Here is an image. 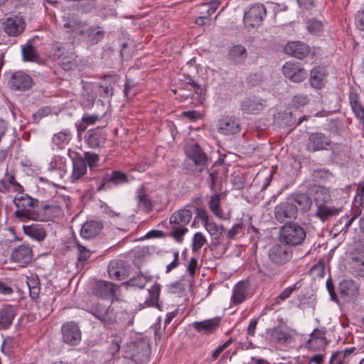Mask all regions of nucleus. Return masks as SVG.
<instances>
[{
	"mask_svg": "<svg viewBox=\"0 0 364 364\" xmlns=\"http://www.w3.org/2000/svg\"><path fill=\"white\" fill-rule=\"evenodd\" d=\"M312 205L313 200L309 193L295 191L274 206V219L282 225L296 222L299 215L310 211Z\"/></svg>",
	"mask_w": 364,
	"mask_h": 364,
	"instance_id": "f257e3e1",
	"label": "nucleus"
},
{
	"mask_svg": "<svg viewBox=\"0 0 364 364\" xmlns=\"http://www.w3.org/2000/svg\"><path fill=\"white\" fill-rule=\"evenodd\" d=\"M306 223L297 222L286 223L279 230L278 239L289 247L303 246L307 240Z\"/></svg>",
	"mask_w": 364,
	"mask_h": 364,
	"instance_id": "f03ea898",
	"label": "nucleus"
},
{
	"mask_svg": "<svg viewBox=\"0 0 364 364\" xmlns=\"http://www.w3.org/2000/svg\"><path fill=\"white\" fill-rule=\"evenodd\" d=\"M14 203L16 207L14 215L17 218L21 220H38L39 214L35 210L36 208L38 206V200L25 193L16 196L14 198Z\"/></svg>",
	"mask_w": 364,
	"mask_h": 364,
	"instance_id": "7ed1b4c3",
	"label": "nucleus"
},
{
	"mask_svg": "<svg viewBox=\"0 0 364 364\" xmlns=\"http://www.w3.org/2000/svg\"><path fill=\"white\" fill-rule=\"evenodd\" d=\"M150 354L151 348L149 343L145 338H141L127 343L123 356L136 364H144L149 361Z\"/></svg>",
	"mask_w": 364,
	"mask_h": 364,
	"instance_id": "20e7f679",
	"label": "nucleus"
},
{
	"mask_svg": "<svg viewBox=\"0 0 364 364\" xmlns=\"http://www.w3.org/2000/svg\"><path fill=\"white\" fill-rule=\"evenodd\" d=\"M184 153L192 164H187V169L191 171L202 172L207 166L208 155L198 143H188L184 147Z\"/></svg>",
	"mask_w": 364,
	"mask_h": 364,
	"instance_id": "39448f33",
	"label": "nucleus"
},
{
	"mask_svg": "<svg viewBox=\"0 0 364 364\" xmlns=\"http://www.w3.org/2000/svg\"><path fill=\"white\" fill-rule=\"evenodd\" d=\"M329 198L330 195L324 188L316 192L315 201L317 210L315 216L323 223L328 220L333 216L338 215L342 211V208L328 206L326 203Z\"/></svg>",
	"mask_w": 364,
	"mask_h": 364,
	"instance_id": "423d86ee",
	"label": "nucleus"
},
{
	"mask_svg": "<svg viewBox=\"0 0 364 364\" xmlns=\"http://www.w3.org/2000/svg\"><path fill=\"white\" fill-rule=\"evenodd\" d=\"M88 312L100 321L105 328L118 323L117 312L111 304L105 305L97 302L90 307Z\"/></svg>",
	"mask_w": 364,
	"mask_h": 364,
	"instance_id": "0eeeda50",
	"label": "nucleus"
},
{
	"mask_svg": "<svg viewBox=\"0 0 364 364\" xmlns=\"http://www.w3.org/2000/svg\"><path fill=\"white\" fill-rule=\"evenodd\" d=\"M268 257L275 265L284 267L293 257V250L283 242L274 245L268 252Z\"/></svg>",
	"mask_w": 364,
	"mask_h": 364,
	"instance_id": "6e6552de",
	"label": "nucleus"
},
{
	"mask_svg": "<svg viewBox=\"0 0 364 364\" xmlns=\"http://www.w3.org/2000/svg\"><path fill=\"white\" fill-rule=\"evenodd\" d=\"M330 136L321 132L309 133L306 141V150L314 153L318 151H328L331 144Z\"/></svg>",
	"mask_w": 364,
	"mask_h": 364,
	"instance_id": "1a4fd4ad",
	"label": "nucleus"
},
{
	"mask_svg": "<svg viewBox=\"0 0 364 364\" xmlns=\"http://www.w3.org/2000/svg\"><path fill=\"white\" fill-rule=\"evenodd\" d=\"M266 16L267 10L264 5L255 4L245 11L243 21L247 26L255 28L262 25Z\"/></svg>",
	"mask_w": 364,
	"mask_h": 364,
	"instance_id": "9d476101",
	"label": "nucleus"
},
{
	"mask_svg": "<svg viewBox=\"0 0 364 364\" xmlns=\"http://www.w3.org/2000/svg\"><path fill=\"white\" fill-rule=\"evenodd\" d=\"M119 287L112 282L98 280L96 281L92 287V294L95 296L105 299H111L112 303L116 298V291Z\"/></svg>",
	"mask_w": 364,
	"mask_h": 364,
	"instance_id": "9b49d317",
	"label": "nucleus"
},
{
	"mask_svg": "<svg viewBox=\"0 0 364 364\" xmlns=\"http://www.w3.org/2000/svg\"><path fill=\"white\" fill-rule=\"evenodd\" d=\"M218 132L230 136L238 134L241 129L240 119L234 115H223L217 123Z\"/></svg>",
	"mask_w": 364,
	"mask_h": 364,
	"instance_id": "f8f14e48",
	"label": "nucleus"
},
{
	"mask_svg": "<svg viewBox=\"0 0 364 364\" xmlns=\"http://www.w3.org/2000/svg\"><path fill=\"white\" fill-rule=\"evenodd\" d=\"M266 333L269 336L271 342L284 345L291 343L293 336L296 333V331L288 326H277L267 329Z\"/></svg>",
	"mask_w": 364,
	"mask_h": 364,
	"instance_id": "ddd939ff",
	"label": "nucleus"
},
{
	"mask_svg": "<svg viewBox=\"0 0 364 364\" xmlns=\"http://www.w3.org/2000/svg\"><path fill=\"white\" fill-rule=\"evenodd\" d=\"M63 341L72 346L81 341L82 333L78 324L74 321H67L61 327Z\"/></svg>",
	"mask_w": 364,
	"mask_h": 364,
	"instance_id": "4468645a",
	"label": "nucleus"
},
{
	"mask_svg": "<svg viewBox=\"0 0 364 364\" xmlns=\"http://www.w3.org/2000/svg\"><path fill=\"white\" fill-rule=\"evenodd\" d=\"M107 134L102 127H96L89 129L84 136L86 145L90 149H100L104 146Z\"/></svg>",
	"mask_w": 364,
	"mask_h": 364,
	"instance_id": "2eb2a0df",
	"label": "nucleus"
},
{
	"mask_svg": "<svg viewBox=\"0 0 364 364\" xmlns=\"http://www.w3.org/2000/svg\"><path fill=\"white\" fill-rule=\"evenodd\" d=\"M72 172L69 180L73 183H82L86 181L87 177V168L82 159V155L75 153L74 156L71 157Z\"/></svg>",
	"mask_w": 364,
	"mask_h": 364,
	"instance_id": "dca6fc26",
	"label": "nucleus"
},
{
	"mask_svg": "<svg viewBox=\"0 0 364 364\" xmlns=\"http://www.w3.org/2000/svg\"><path fill=\"white\" fill-rule=\"evenodd\" d=\"M282 71L287 79L295 83L301 82L308 77L306 70L299 63L291 61L285 63L282 67Z\"/></svg>",
	"mask_w": 364,
	"mask_h": 364,
	"instance_id": "f3484780",
	"label": "nucleus"
},
{
	"mask_svg": "<svg viewBox=\"0 0 364 364\" xmlns=\"http://www.w3.org/2000/svg\"><path fill=\"white\" fill-rule=\"evenodd\" d=\"M105 191L129 183L128 175L122 171L105 168Z\"/></svg>",
	"mask_w": 364,
	"mask_h": 364,
	"instance_id": "a211bd4d",
	"label": "nucleus"
},
{
	"mask_svg": "<svg viewBox=\"0 0 364 364\" xmlns=\"http://www.w3.org/2000/svg\"><path fill=\"white\" fill-rule=\"evenodd\" d=\"M129 266L122 259H114L109 262L107 273L109 278L115 280H123L128 277Z\"/></svg>",
	"mask_w": 364,
	"mask_h": 364,
	"instance_id": "6ab92c4d",
	"label": "nucleus"
},
{
	"mask_svg": "<svg viewBox=\"0 0 364 364\" xmlns=\"http://www.w3.org/2000/svg\"><path fill=\"white\" fill-rule=\"evenodd\" d=\"M284 52L295 58L304 60L311 53V47L303 41H289L284 47Z\"/></svg>",
	"mask_w": 364,
	"mask_h": 364,
	"instance_id": "aec40b11",
	"label": "nucleus"
},
{
	"mask_svg": "<svg viewBox=\"0 0 364 364\" xmlns=\"http://www.w3.org/2000/svg\"><path fill=\"white\" fill-rule=\"evenodd\" d=\"M348 100L355 117L359 120L364 129V105L360 99V95L357 90L353 86L349 88Z\"/></svg>",
	"mask_w": 364,
	"mask_h": 364,
	"instance_id": "412c9836",
	"label": "nucleus"
},
{
	"mask_svg": "<svg viewBox=\"0 0 364 364\" xmlns=\"http://www.w3.org/2000/svg\"><path fill=\"white\" fill-rule=\"evenodd\" d=\"M252 295L251 283L248 279L237 282L232 289L231 303L234 305L242 304L247 296Z\"/></svg>",
	"mask_w": 364,
	"mask_h": 364,
	"instance_id": "4be33fe9",
	"label": "nucleus"
},
{
	"mask_svg": "<svg viewBox=\"0 0 364 364\" xmlns=\"http://www.w3.org/2000/svg\"><path fill=\"white\" fill-rule=\"evenodd\" d=\"M9 84L13 90L26 91L31 87L33 80L26 73L17 71L11 75Z\"/></svg>",
	"mask_w": 364,
	"mask_h": 364,
	"instance_id": "5701e85b",
	"label": "nucleus"
},
{
	"mask_svg": "<svg viewBox=\"0 0 364 364\" xmlns=\"http://www.w3.org/2000/svg\"><path fill=\"white\" fill-rule=\"evenodd\" d=\"M78 35L82 36L87 43L90 46H94L102 41L105 36V31L99 25L90 26L85 30H81L77 32Z\"/></svg>",
	"mask_w": 364,
	"mask_h": 364,
	"instance_id": "b1692460",
	"label": "nucleus"
},
{
	"mask_svg": "<svg viewBox=\"0 0 364 364\" xmlns=\"http://www.w3.org/2000/svg\"><path fill=\"white\" fill-rule=\"evenodd\" d=\"M33 257V251L29 245H20L15 247L11 254V260L21 266L28 264Z\"/></svg>",
	"mask_w": 364,
	"mask_h": 364,
	"instance_id": "393cba45",
	"label": "nucleus"
},
{
	"mask_svg": "<svg viewBox=\"0 0 364 364\" xmlns=\"http://www.w3.org/2000/svg\"><path fill=\"white\" fill-rule=\"evenodd\" d=\"M221 320V317L215 316L202 321H195L191 324V326L198 333L210 335L214 333L218 330Z\"/></svg>",
	"mask_w": 364,
	"mask_h": 364,
	"instance_id": "a878e982",
	"label": "nucleus"
},
{
	"mask_svg": "<svg viewBox=\"0 0 364 364\" xmlns=\"http://www.w3.org/2000/svg\"><path fill=\"white\" fill-rule=\"evenodd\" d=\"M26 23L22 17L7 18L4 23V31L10 36H18L24 31Z\"/></svg>",
	"mask_w": 364,
	"mask_h": 364,
	"instance_id": "bb28decb",
	"label": "nucleus"
},
{
	"mask_svg": "<svg viewBox=\"0 0 364 364\" xmlns=\"http://www.w3.org/2000/svg\"><path fill=\"white\" fill-rule=\"evenodd\" d=\"M104 228L102 220H87L80 229V235L85 239H92L98 236Z\"/></svg>",
	"mask_w": 364,
	"mask_h": 364,
	"instance_id": "cd10ccee",
	"label": "nucleus"
},
{
	"mask_svg": "<svg viewBox=\"0 0 364 364\" xmlns=\"http://www.w3.org/2000/svg\"><path fill=\"white\" fill-rule=\"evenodd\" d=\"M328 72L326 67L317 65L314 67L309 74V83L316 90H321L326 85V77Z\"/></svg>",
	"mask_w": 364,
	"mask_h": 364,
	"instance_id": "c85d7f7f",
	"label": "nucleus"
},
{
	"mask_svg": "<svg viewBox=\"0 0 364 364\" xmlns=\"http://www.w3.org/2000/svg\"><path fill=\"white\" fill-rule=\"evenodd\" d=\"M204 228L212 237L210 245V250L217 249L221 243L220 238L225 231L224 226L210 220L206 224H204Z\"/></svg>",
	"mask_w": 364,
	"mask_h": 364,
	"instance_id": "c756f323",
	"label": "nucleus"
},
{
	"mask_svg": "<svg viewBox=\"0 0 364 364\" xmlns=\"http://www.w3.org/2000/svg\"><path fill=\"white\" fill-rule=\"evenodd\" d=\"M330 151V161L334 164H342L348 157V146L341 142H333L331 141Z\"/></svg>",
	"mask_w": 364,
	"mask_h": 364,
	"instance_id": "7c9ffc66",
	"label": "nucleus"
},
{
	"mask_svg": "<svg viewBox=\"0 0 364 364\" xmlns=\"http://www.w3.org/2000/svg\"><path fill=\"white\" fill-rule=\"evenodd\" d=\"M305 29L309 34L313 36H322L325 32V21L317 17L306 18L305 21Z\"/></svg>",
	"mask_w": 364,
	"mask_h": 364,
	"instance_id": "2f4dec72",
	"label": "nucleus"
},
{
	"mask_svg": "<svg viewBox=\"0 0 364 364\" xmlns=\"http://www.w3.org/2000/svg\"><path fill=\"white\" fill-rule=\"evenodd\" d=\"M102 119V116L96 113H89L85 112L81 119L75 122V128L77 133V137L80 138L82 133L85 132L87 127L95 124L97 122H100Z\"/></svg>",
	"mask_w": 364,
	"mask_h": 364,
	"instance_id": "473e14b6",
	"label": "nucleus"
},
{
	"mask_svg": "<svg viewBox=\"0 0 364 364\" xmlns=\"http://www.w3.org/2000/svg\"><path fill=\"white\" fill-rule=\"evenodd\" d=\"M298 111L287 107L283 112L279 113V124L282 127H289L291 129L298 126Z\"/></svg>",
	"mask_w": 364,
	"mask_h": 364,
	"instance_id": "72a5a7b5",
	"label": "nucleus"
},
{
	"mask_svg": "<svg viewBox=\"0 0 364 364\" xmlns=\"http://www.w3.org/2000/svg\"><path fill=\"white\" fill-rule=\"evenodd\" d=\"M47 169L60 178H63L67 173L66 159L59 155L53 156Z\"/></svg>",
	"mask_w": 364,
	"mask_h": 364,
	"instance_id": "f704fd0d",
	"label": "nucleus"
},
{
	"mask_svg": "<svg viewBox=\"0 0 364 364\" xmlns=\"http://www.w3.org/2000/svg\"><path fill=\"white\" fill-rule=\"evenodd\" d=\"M192 216L193 211L191 210L183 208L172 213L169 219V223L186 227L191 220Z\"/></svg>",
	"mask_w": 364,
	"mask_h": 364,
	"instance_id": "c9c22d12",
	"label": "nucleus"
},
{
	"mask_svg": "<svg viewBox=\"0 0 364 364\" xmlns=\"http://www.w3.org/2000/svg\"><path fill=\"white\" fill-rule=\"evenodd\" d=\"M105 168H100L90 171L85 182H90L92 188L95 186L96 192L99 193L105 191Z\"/></svg>",
	"mask_w": 364,
	"mask_h": 364,
	"instance_id": "e433bc0d",
	"label": "nucleus"
},
{
	"mask_svg": "<svg viewBox=\"0 0 364 364\" xmlns=\"http://www.w3.org/2000/svg\"><path fill=\"white\" fill-rule=\"evenodd\" d=\"M214 169L210 172L209 176L207 178L209 188L211 191L216 192L215 186L219 179H221L225 176L226 168L224 167L223 162L216 161L213 165Z\"/></svg>",
	"mask_w": 364,
	"mask_h": 364,
	"instance_id": "4c0bfd02",
	"label": "nucleus"
},
{
	"mask_svg": "<svg viewBox=\"0 0 364 364\" xmlns=\"http://www.w3.org/2000/svg\"><path fill=\"white\" fill-rule=\"evenodd\" d=\"M247 55L245 47L241 44L232 46L228 52V59L236 65L242 63Z\"/></svg>",
	"mask_w": 364,
	"mask_h": 364,
	"instance_id": "58836bf2",
	"label": "nucleus"
},
{
	"mask_svg": "<svg viewBox=\"0 0 364 364\" xmlns=\"http://www.w3.org/2000/svg\"><path fill=\"white\" fill-rule=\"evenodd\" d=\"M16 316V311L11 305H4L0 309V330L9 328Z\"/></svg>",
	"mask_w": 364,
	"mask_h": 364,
	"instance_id": "ea45409f",
	"label": "nucleus"
},
{
	"mask_svg": "<svg viewBox=\"0 0 364 364\" xmlns=\"http://www.w3.org/2000/svg\"><path fill=\"white\" fill-rule=\"evenodd\" d=\"M298 304L297 308L301 310H305L310 308H314L316 301V295L311 291H301L297 296Z\"/></svg>",
	"mask_w": 364,
	"mask_h": 364,
	"instance_id": "a19ab883",
	"label": "nucleus"
},
{
	"mask_svg": "<svg viewBox=\"0 0 364 364\" xmlns=\"http://www.w3.org/2000/svg\"><path fill=\"white\" fill-rule=\"evenodd\" d=\"M139 206H142L146 213H149L152 211V202L148 194L146 193V187L141 185L136 191L135 198Z\"/></svg>",
	"mask_w": 364,
	"mask_h": 364,
	"instance_id": "79ce46f5",
	"label": "nucleus"
},
{
	"mask_svg": "<svg viewBox=\"0 0 364 364\" xmlns=\"http://www.w3.org/2000/svg\"><path fill=\"white\" fill-rule=\"evenodd\" d=\"M263 108L264 106L261 102L250 97L245 98L240 102V109L245 114H257L262 111Z\"/></svg>",
	"mask_w": 364,
	"mask_h": 364,
	"instance_id": "37998d69",
	"label": "nucleus"
},
{
	"mask_svg": "<svg viewBox=\"0 0 364 364\" xmlns=\"http://www.w3.org/2000/svg\"><path fill=\"white\" fill-rule=\"evenodd\" d=\"M79 58L73 53H67L60 58L58 64L65 71L75 70L78 67Z\"/></svg>",
	"mask_w": 364,
	"mask_h": 364,
	"instance_id": "c03bdc74",
	"label": "nucleus"
},
{
	"mask_svg": "<svg viewBox=\"0 0 364 364\" xmlns=\"http://www.w3.org/2000/svg\"><path fill=\"white\" fill-rule=\"evenodd\" d=\"M220 4V1L218 0L201 4L197 7V14L198 16H205L208 20H211L210 16L215 12Z\"/></svg>",
	"mask_w": 364,
	"mask_h": 364,
	"instance_id": "a18cd8bd",
	"label": "nucleus"
},
{
	"mask_svg": "<svg viewBox=\"0 0 364 364\" xmlns=\"http://www.w3.org/2000/svg\"><path fill=\"white\" fill-rule=\"evenodd\" d=\"M21 53L23 61L41 63V58L36 48L31 44L30 41L21 46Z\"/></svg>",
	"mask_w": 364,
	"mask_h": 364,
	"instance_id": "49530a36",
	"label": "nucleus"
},
{
	"mask_svg": "<svg viewBox=\"0 0 364 364\" xmlns=\"http://www.w3.org/2000/svg\"><path fill=\"white\" fill-rule=\"evenodd\" d=\"M87 26L86 21H80L75 14L68 13L63 16V26L68 32L73 31L75 28Z\"/></svg>",
	"mask_w": 364,
	"mask_h": 364,
	"instance_id": "de8ad7c7",
	"label": "nucleus"
},
{
	"mask_svg": "<svg viewBox=\"0 0 364 364\" xmlns=\"http://www.w3.org/2000/svg\"><path fill=\"white\" fill-rule=\"evenodd\" d=\"M363 208V195L356 193L353 201L350 215L346 214L345 216L342 217L340 220H344V218H348L349 217H350L353 220H355L360 215Z\"/></svg>",
	"mask_w": 364,
	"mask_h": 364,
	"instance_id": "09e8293b",
	"label": "nucleus"
},
{
	"mask_svg": "<svg viewBox=\"0 0 364 364\" xmlns=\"http://www.w3.org/2000/svg\"><path fill=\"white\" fill-rule=\"evenodd\" d=\"M328 341L326 336L315 335L314 332L311 333V338L307 341L306 346L309 349L312 350H324L328 346Z\"/></svg>",
	"mask_w": 364,
	"mask_h": 364,
	"instance_id": "8fccbe9b",
	"label": "nucleus"
},
{
	"mask_svg": "<svg viewBox=\"0 0 364 364\" xmlns=\"http://www.w3.org/2000/svg\"><path fill=\"white\" fill-rule=\"evenodd\" d=\"M71 139V133L69 129H64L55 134L52 138V146L62 149L67 145ZM54 149V147H53Z\"/></svg>",
	"mask_w": 364,
	"mask_h": 364,
	"instance_id": "3c124183",
	"label": "nucleus"
},
{
	"mask_svg": "<svg viewBox=\"0 0 364 364\" xmlns=\"http://www.w3.org/2000/svg\"><path fill=\"white\" fill-rule=\"evenodd\" d=\"M151 280L152 277L151 275H144L141 272H139L136 277H133L128 281L123 282L122 284L126 287H134L142 289L146 283Z\"/></svg>",
	"mask_w": 364,
	"mask_h": 364,
	"instance_id": "603ef678",
	"label": "nucleus"
},
{
	"mask_svg": "<svg viewBox=\"0 0 364 364\" xmlns=\"http://www.w3.org/2000/svg\"><path fill=\"white\" fill-rule=\"evenodd\" d=\"M355 289V284L352 280L344 279L340 282L338 286L339 294L344 300L350 299Z\"/></svg>",
	"mask_w": 364,
	"mask_h": 364,
	"instance_id": "864d4df0",
	"label": "nucleus"
},
{
	"mask_svg": "<svg viewBox=\"0 0 364 364\" xmlns=\"http://www.w3.org/2000/svg\"><path fill=\"white\" fill-rule=\"evenodd\" d=\"M161 292V285L158 283L153 284L149 289V297L145 303L148 306L160 308L159 299Z\"/></svg>",
	"mask_w": 364,
	"mask_h": 364,
	"instance_id": "5fc2aeb1",
	"label": "nucleus"
},
{
	"mask_svg": "<svg viewBox=\"0 0 364 364\" xmlns=\"http://www.w3.org/2000/svg\"><path fill=\"white\" fill-rule=\"evenodd\" d=\"M82 159L84 161L86 167L89 168V171L100 169L98 168L100 156L97 154L91 151H85L84 154L82 155Z\"/></svg>",
	"mask_w": 364,
	"mask_h": 364,
	"instance_id": "6e6d98bb",
	"label": "nucleus"
},
{
	"mask_svg": "<svg viewBox=\"0 0 364 364\" xmlns=\"http://www.w3.org/2000/svg\"><path fill=\"white\" fill-rule=\"evenodd\" d=\"M24 232L33 238L38 241L43 240L46 237V230L38 224H33L23 227Z\"/></svg>",
	"mask_w": 364,
	"mask_h": 364,
	"instance_id": "4d7b16f0",
	"label": "nucleus"
},
{
	"mask_svg": "<svg viewBox=\"0 0 364 364\" xmlns=\"http://www.w3.org/2000/svg\"><path fill=\"white\" fill-rule=\"evenodd\" d=\"M64 47L59 42L49 45L47 48V57L52 60L59 59L64 55Z\"/></svg>",
	"mask_w": 364,
	"mask_h": 364,
	"instance_id": "13d9d810",
	"label": "nucleus"
},
{
	"mask_svg": "<svg viewBox=\"0 0 364 364\" xmlns=\"http://www.w3.org/2000/svg\"><path fill=\"white\" fill-rule=\"evenodd\" d=\"M70 242L73 243L74 247H77V261L82 264H84L85 262L90 258L91 255L90 251L88 250L85 246L82 245L75 235L72 237Z\"/></svg>",
	"mask_w": 364,
	"mask_h": 364,
	"instance_id": "bf43d9fd",
	"label": "nucleus"
},
{
	"mask_svg": "<svg viewBox=\"0 0 364 364\" xmlns=\"http://www.w3.org/2000/svg\"><path fill=\"white\" fill-rule=\"evenodd\" d=\"M310 100L307 95L296 94L293 96L289 107L294 110L299 111V109L309 104Z\"/></svg>",
	"mask_w": 364,
	"mask_h": 364,
	"instance_id": "052dcab7",
	"label": "nucleus"
},
{
	"mask_svg": "<svg viewBox=\"0 0 364 364\" xmlns=\"http://www.w3.org/2000/svg\"><path fill=\"white\" fill-rule=\"evenodd\" d=\"M282 267V266L275 265L273 263L267 264L264 266V269H259V272L270 279H273L283 272Z\"/></svg>",
	"mask_w": 364,
	"mask_h": 364,
	"instance_id": "680f3d73",
	"label": "nucleus"
},
{
	"mask_svg": "<svg viewBox=\"0 0 364 364\" xmlns=\"http://www.w3.org/2000/svg\"><path fill=\"white\" fill-rule=\"evenodd\" d=\"M171 225V231L169 235L174 238L178 242H182L184 235L188 232V230L186 226L180 225L170 224Z\"/></svg>",
	"mask_w": 364,
	"mask_h": 364,
	"instance_id": "e2e57ef3",
	"label": "nucleus"
},
{
	"mask_svg": "<svg viewBox=\"0 0 364 364\" xmlns=\"http://www.w3.org/2000/svg\"><path fill=\"white\" fill-rule=\"evenodd\" d=\"M207 240L203 233L198 232H196L192 238V251L197 252L205 244Z\"/></svg>",
	"mask_w": 364,
	"mask_h": 364,
	"instance_id": "0e129e2a",
	"label": "nucleus"
},
{
	"mask_svg": "<svg viewBox=\"0 0 364 364\" xmlns=\"http://www.w3.org/2000/svg\"><path fill=\"white\" fill-rule=\"evenodd\" d=\"M298 284L299 282H296L293 286L284 289L278 296L275 297L276 304H281L282 301L289 299L293 292L296 289H299V287H297Z\"/></svg>",
	"mask_w": 364,
	"mask_h": 364,
	"instance_id": "69168bd1",
	"label": "nucleus"
},
{
	"mask_svg": "<svg viewBox=\"0 0 364 364\" xmlns=\"http://www.w3.org/2000/svg\"><path fill=\"white\" fill-rule=\"evenodd\" d=\"M95 101V97L93 94L87 92L82 95L80 99V105L83 109H90L93 107Z\"/></svg>",
	"mask_w": 364,
	"mask_h": 364,
	"instance_id": "338daca9",
	"label": "nucleus"
},
{
	"mask_svg": "<svg viewBox=\"0 0 364 364\" xmlns=\"http://www.w3.org/2000/svg\"><path fill=\"white\" fill-rule=\"evenodd\" d=\"M97 7V0H84L77 6V10L82 13L87 14L92 11Z\"/></svg>",
	"mask_w": 364,
	"mask_h": 364,
	"instance_id": "774afa93",
	"label": "nucleus"
}]
</instances>
